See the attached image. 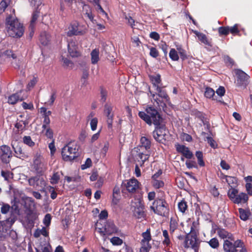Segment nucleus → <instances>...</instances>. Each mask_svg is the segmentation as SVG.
<instances>
[{
    "instance_id": "obj_1",
    "label": "nucleus",
    "mask_w": 252,
    "mask_h": 252,
    "mask_svg": "<svg viewBox=\"0 0 252 252\" xmlns=\"http://www.w3.org/2000/svg\"><path fill=\"white\" fill-rule=\"evenodd\" d=\"M145 112L140 111L138 116L144 121L148 125L152 123L155 126V130L153 132V136L157 142L162 143L165 140L166 135V126L162 124V118L158 111L153 106H148Z\"/></svg>"
},
{
    "instance_id": "obj_2",
    "label": "nucleus",
    "mask_w": 252,
    "mask_h": 252,
    "mask_svg": "<svg viewBox=\"0 0 252 252\" xmlns=\"http://www.w3.org/2000/svg\"><path fill=\"white\" fill-rule=\"evenodd\" d=\"M7 32L10 36L15 38H20L24 33L23 25L20 23L17 18L11 15L6 17L5 20Z\"/></svg>"
},
{
    "instance_id": "obj_3",
    "label": "nucleus",
    "mask_w": 252,
    "mask_h": 252,
    "mask_svg": "<svg viewBox=\"0 0 252 252\" xmlns=\"http://www.w3.org/2000/svg\"><path fill=\"white\" fill-rule=\"evenodd\" d=\"M62 157L65 161H71L79 156V147L74 142H69L62 149Z\"/></svg>"
},
{
    "instance_id": "obj_4",
    "label": "nucleus",
    "mask_w": 252,
    "mask_h": 252,
    "mask_svg": "<svg viewBox=\"0 0 252 252\" xmlns=\"http://www.w3.org/2000/svg\"><path fill=\"white\" fill-rule=\"evenodd\" d=\"M150 208L155 214L161 216H165L169 211L168 204L162 197L157 198Z\"/></svg>"
},
{
    "instance_id": "obj_5",
    "label": "nucleus",
    "mask_w": 252,
    "mask_h": 252,
    "mask_svg": "<svg viewBox=\"0 0 252 252\" xmlns=\"http://www.w3.org/2000/svg\"><path fill=\"white\" fill-rule=\"evenodd\" d=\"M227 195L229 199L235 204L246 203L249 200L248 194L244 192L238 194L237 189H229Z\"/></svg>"
},
{
    "instance_id": "obj_6",
    "label": "nucleus",
    "mask_w": 252,
    "mask_h": 252,
    "mask_svg": "<svg viewBox=\"0 0 252 252\" xmlns=\"http://www.w3.org/2000/svg\"><path fill=\"white\" fill-rule=\"evenodd\" d=\"M234 71L236 77L235 82L236 86L246 89L250 83V76L240 69H235Z\"/></svg>"
},
{
    "instance_id": "obj_7",
    "label": "nucleus",
    "mask_w": 252,
    "mask_h": 252,
    "mask_svg": "<svg viewBox=\"0 0 252 252\" xmlns=\"http://www.w3.org/2000/svg\"><path fill=\"white\" fill-rule=\"evenodd\" d=\"M68 29L66 35L69 37L73 35H82L86 33L85 29H82L77 21L71 22L68 26Z\"/></svg>"
},
{
    "instance_id": "obj_8",
    "label": "nucleus",
    "mask_w": 252,
    "mask_h": 252,
    "mask_svg": "<svg viewBox=\"0 0 252 252\" xmlns=\"http://www.w3.org/2000/svg\"><path fill=\"white\" fill-rule=\"evenodd\" d=\"M190 247L193 249L195 252H197L199 248V243H198L197 235L196 233H188L185 236V247Z\"/></svg>"
},
{
    "instance_id": "obj_9",
    "label": "nucleus",
    "mask_w": 252,
    "mask_h": 252,
    "mask_svg": "<svg viewBox=\"0 0 252 252\" xmlns=\"http://www.w3.org/2000/svg\"><path fill=\"white\" fill-rule=\"evenodd\" d=\"M122 187L130 193H135L139 188V182L135 178L123 182Z\"/></svg>"
},
{
    "instance_id": "obj_10",
    "label": "nucleus",
    "mask_w": 252,
    "mask_h": 252,
    "mask_svg": "<svg viewBox=\"0 0 252 252\" xmlns=\"http://www.w3.org/2000/svg\"><path fill=\"white\" fill-rule=\"evenodd\" d=\"M39 15L40 11L37 8H36L32 13V18L29 26V36L30 39L32 38L34 35L36 21L39 18Z\"/></svg>"
},
{
    "instance_id": "obj_11",
    "label": "nucleus",
    "mask_w": 252,
    "mask_h": 252,
    "mask_svg": "<svg viewBox=\"0 0 252 252\" xmlns=\"http://www.w3.org/2000/svg\"><path fill=\"white\" fill-rule=\"evenodd\" d=\"M0 150L2 153L0 155V159L2 162L6 164L9 163L12 157V153L10 147L3 145L1 146Z\"/></svg>"
},
{
    "instance_id": "obj_12",
    "label": "nucleus",
    "mask_w": 252,
    "mask_h": 252,
    "mask_svg": "<svg viewBox=\"0 0 252 252\" xmlns=\"http://www.w3.org/2000/svg\"><path fill=\"white\" fill-rule=\"evenodd\" d=\"M42 156L37 153L33 158V168L38 174H41L43 171L44 164L42 162Z\"/></svg>"
},
{
    "instance_id": "obj_13",
    "label": "nucleus",
    "mask_w": 252,
    "mask_h": 252,
    "mask_svg": "<svg viewBox=\"0 0 252 252\" xmlns=\"http://www.w3.org/2000/svg\"><path fill=\"white\" fill-rule=\"evenodd\" d=\"M113 107L107 104L104 106V114L107 117L106 122L108 129H112L114 114L112 113Z\"/></svg>"
},
{
    "instance_id": "obj_14",
    "label": "nucleus",
    "mask_w": 252,
    "mask_h": 252,
    "mask_svg": "<svg viewBox=\"0 0 252 252\" xmlns=\"http://www.w3.org/2000/svg\"><path fill=\"white\" fill-rule=\"evenodd\" d=\"M67 48L68 53L71 57L75 58L80 56V53L78 51V45L75 40L71 39L68 41Z\"/></svg>"
},
{
    "instance_id": "obj_15",
    "label": "nucleus",
    "mask_w": 252,
    "mask_h": 252,
    "mask_svg": "<svg viewBox=\"0 0 252 252\" xmlns=\"http://www.w3.org/2000/svg\"><path fill=\"white\" fill-rule=\"evenodd\" d=\"M137 153V154L136 156V159L138 162H140V166H142L144 165V162L149 158L150 156L149 152L144 151L140 150V149H138Z\"/></svg>"
},
{
    "instance_id": "obj_16",
    "label": "nucleus",
    "mask_w": 252,
    "mask_h": 252,
    "mask_svg": "<svg viewBox=\"0 0 252 252\" xmlns=\"http://www.w3.org/2000/svg\"><path fill=\"white\" fill-rule=\"evenodd\" d=\"M177 151L182 154L186 158L191 159L193 157L192 153L189 150V148L183 145H176Z\"/></svg>"
},
{
    "instance_id": "obj_17",
    "label": "nucleus",
    "mask_w": 252,
    "mask_h": 252,
    "mask_svg": "<svg viewBox=\"0 0 252 252\" xmlns=\"http://www.w3.org/2000/svg\"><path fill=\"white\" fill-rule=\"evenodd\" d=\"M151 147V138H148L146 136H142L140 138V145L137 148L138 149H140V150L144 149L145 151L149 152Z\"/></svg>"
},
{
    "instance_id": "obj_18",
    "label": "nucleus",
    "mask_w": 252,
    "mask_h": 252,
    "mask_svg": "<svg viewBox=\"0 0 252 252\" xmlns=\"http://www.w3.org/2000/svg\"><path fill=\"white\" fill-rule=\"evenodd\" d=\"M193 33L198 37V40L205 45L212 47L211 39H209L207 36L203 33L199 32L197 31L193 32Z\"/></svg>"
},
{
    "instance_id": "obj_19",
    "label": "nucleus",
    "mask_w": 252,
    "mask_h": 252,
    "mask_svg": "<svg viewBox=\"0 0 252 252\" xmlns=\"http://www.w3.org/2000/svg\"><path fill=\"white\" fill-rule=\"evenodd\" d=\"M217 230L218 235L220 238L223 239L228 238L230 241H234V237L233 235L225 229L218 227Z\"/></svg>"
},
{
    "instance_id": "obj_20",
    "label": "nucleus",
    "mask_w": 252,
    "mask_h": 252,
    "mask_svg": "<svg viewBox=\"0 0 252 252\" xmlns=\"http://www.w3.org/2000/svg\"><path fill=\"white\" fill-rule=\"evenodd\" d=\"M82 13L91 21L93 22L94 15L92 13V8L89 4H85L83 6Z\"/></svg>"
},
{
    "instance_id": "obj_21",
    "label": "nucleus",
    "mask_w": 252,
    "mask_h": 252,
    "mask_svg": "<svg viewBox=\"0 0 252 252\" xmlns=\"http://www.w3.org/2000/svg\"><path fill=\"white\" fill-rule=\"evenodd\" d=\"M118 232V228L113 223H110L105 226L104 231H100V233L103 235H110L112 233H115Z\"/></svg>"
},
{
    "instance_id": "obj_22",
    "label": "nucleus",
    "mask_w": 252,
    "mask_h": 252,
    "mask_svg": "<svg viewBox=\"0 0 252 252\" xmlns=\"http://www.w3.org/2000/svg\"><path fill=\"white\" fill-rule=\"evenodd\" d=\"M149 79L154 87L158 88L160 87L159 85L161 83V76L159 74L149 75Z\"/></svg>"
},
{
    "instance_id": "obj_23",
    "label": "nucleus",
    "mask_w": 252,
    "mask_h": 252,
    "mask_svg": "<svg viewBox=\"0 0 252 252\" xmlns=\"http://www.w3.org/2000/svg\"><path fill=\"white\" fill-rule=\"evenodd\" d=\"M141 236L143 238L141 240V244H150V241L152 240L151 228H147L145 232L142 233Z\"/></svg>"
},
{
    "instance_id": "obj_24",
    "label": "nucleus",
    "mask_w": 252,
    "mask_h": 252,
    "mask_svg": "<svg viewBox=\"0 0 252 252\" xmlns=\"http://www.w3.org/2000/svg\"><path fill=\"white\" fill-rule=\"evenodd\" d=\"M39 41L43 45H47L50 40V35L46 32L44 31L40 33L39 36Z\"/></svg>"
},
{
    "instance_id": "obj_25",
    "label": "nucleus",
    "mask_w": 252,
    "mask_h": 252,
    "mask_svg": "<svg viewBox=\"0 0 252 252\" xmlns=\"http://www.w3.org/2000/svg\"><path fill=\"white\" fill-rule=\"evenodd\" d=\"M239 217L241 220L246 221L248 220L251 215V213L249 210H245L243 208H239Z\"/></svg>"
},
{
    "instance_id": "obj_26",
    "label": "nucleus",
    "mask_w": 252,
    "mask_h": 252,
    "mask_svg": "<svg viewBox=\"0 0 252 252\" xmlns=\"http://www.w3.org/2000/svg\"><path fill=\"white\" fill-rule=\"evenodd\" d=\"M226 182L231 188L229 189H236L238 186V179L236 177L229 176Z\"/></svg>"
},
{
    "instance_id": "obj_27",
    "label": "nucleus",
    "mask_w": 252,
    "mask_h": 252,
    "mask_svg": "<svg viewBox=\"0 0 252 252\" xmlns=\"http://www.w3.org/2000/svg\"><path fill=\"white\" fill-rule=\"evenodd\" d=\"M13 148L14 152H15V156L17 158L23 159L27 157V156H26L25 152H24L23 151V150L20 146H16V147L13 146Z\"/></svg>"
},
{
    "instance_id": "obj_28",
    "label": "nucleus",
    "mask_w": 252,
    "mask_h": 252,
    "mask_svg": "<svg viewBox=\"0 0 252 252\" xmlns=\"http://www.w3.org/2000/svg\"><path fill=\"white\" fill-rule=\"evenodd\" d=\"M134 216L138 219H144L146 217V214L143 210V208L139 207L135 208L133 211Z\"/></svg>"
},
{
    "instance_id": "obj_29",
    "label": "nucleus",
    "mask_w": 252,
    "mask_h": 252,
    "mask_svg": "<svg viewBox=\"0 0 252 252\" xmlns=\"http://www.w3.org/2000/svg\"><path fill=\"white\" fill-rule=\"evenodd\" d=\"M156 90L158 91V94L159 97L164 99L167 103H168L170 101V98L165 90H162V88L160 87L156 88Z\"/></svg>"
},
{
    "instance_id": "obj_30",
    "label": "nucleus",
    "mask_w": 252,
    "mask_h": 252,
    "mask_svg": "<svg viewBox=\"0 0 252 252\" xmlns=\"http://www.w3.org/2000/svg\"><path fill=\"white\" fill-rule=\"evenodd\" d=\"M178 227V220L173 218H171L169 224V231L170 234H172Z\"/></svg>"
},
{
    "instance_id": "obj_31",
    "label": "nucleus",
    "mask_w": 252,
    "mask_h": 252,
    "mask_svg": "<svg viewBox=\"0 0 252 252\" xmlns=\"http://www.w3.org/2000/svg\"><path fill=\"white\" fill-rule=\"evenodd\" d=\"M162 235L164 237V239L162 241V244L166 247H169L171 242L168 231L167 230H162Z\"/></svg>"
},
{
    "instance_id": "obj_32",
    "label": "nucleus",
    "mask_w": 252,
    "mask_h": 252,
    "mask_svg": "<svg viewBox=\"0 0 252 252\" xmlns=\"http://www.w3.org/2000/svg\"><path fill=\"white\" fill-rule=\"evenodd\" d=\"M193 113L194 114V115L196 118L199 119L202 122L204 125L207 124V122L206 121V119L205 118V115L204 113H203L202 112L199 111L197 110H194L193 111Z\"/></svg>"
},
{
    "instance_id": "obj_33",
    "label": "nucleus",
    "mask_w": 252,
    "mask_h": 252,
    "mask_svg": "<svg viewBox=\"0 0 252 252\" xmlns=\"http://www.w3.org/2000/svg\"><path fill=\"white\" fill-rule=\"evenodd\" d=\"M99 50L98 49H94L91 53V62L93 64L96 63L99 61Z\"/></svg>"
},
{
    "instance_id": "obj_34",
    "label": "nucleus",
    "mask_w": 252,
    "mask_h": 252,
    "mask_svg": "<svg viewBox=\"0 0 252 252\" xmlns=\"http://www.w3.org/2000/svg\"><path fill=\"white\" fill-rule=\"evenodd\" d=\"M204 96L208 98H212L213 99L215 100V98H214V96H215V91L214 90L209 87H207L205 88V91L204 92Z\"/></svg>"
},
{
    "instance_id": "obj_35",
    "label": "nucleus",
    "mask_w": 252,
    "mask_h": 252,
    "mask_svg": "<svg viewBox=\"0 0 252 252\" xmlns=\"http://www.w3.org/2000/svg\"><path fill=\"white\" fill-rule=\"evenodd\" d=\"M20 100V96L18 93L11 94L8 97V103L10 104H15Z\"/></svg>"
},
{
    "instance_id": "obj_36",
    "label": "nucleus",
    "mask_w": 252,
    "mask_h": 252,
    "mask_svg": "<svg viewBox=\"0 0 252 252\" xmlns=\"http://www.w3.org/2000/svg\"><path fill=\"white\" fill-rule=\"evenodd\" d=\"M229 32L233 35H240V30L238 28V25L236 24L232 27H229Z\"/></svg>"
},
{
    "instance_id": "obj_37",
    "label": "nucleus",
    "mask_w": 252,
    "mask_h": 252,
    "mask_svg": "<svg viewBox=\"0 0 252 252\" xmlns=\"http://www.w3.org/2000/svg\"><path fill=\"white\" fill-rule=\"evenodd\" d=\"M195 156L197 158L198 163L200 166L203 167L205 166V162L203 161V153L201 151H196Z\"/></svg>"
},
{
    "instance_id": "obj_38",
    "label": "nucleus",
    "mask_w": 252,
    "mask_h": 252,
    "mask_svg": "<svg viewBox=\"0 0 252 252\" xmlns=\"http://www.w3.org/2000/svg\"><path fill=\"white\" fill-rule=\"evenodd\" d=\"M218 32L220 36H227L229 33V26H222L218 28Z\"/></svg>"
},
{
    "instance_id": "obj_39",
    "label": "nucleus",
    "mask_w": 252,
    "mask_h": 252,
    "mask_svg": "<svg viewBox=\"0 0 252 252\" xmlns=\"http://www.w3.org/2000/svg\"><path fill=\"white\" fill-rule=\"evenodd\" d=\"M234 244L230 241V240H224L223 244V249L224 251H230V249L233 248Z\"/></svg>"
},
{
    "instance_id": "obj_40",
    "label": "nucleus",
    "mask_w": 252,
    "mask_h": 252,
    "mask_svg": "<svg viewBox=\"0 0 252 252\" xmlns=\"http://www.w3.org/2000/svg\"><path fill=\"white\" fill-rule=\"evenodd\" d=\"M169 56L170 59L173 61H177L179 59L178 53L177 51L174 48H172L170 50Z\"/></svg>"
},
{
    "instance_id": "obj_41",
    "label": "nucleus",
    "mask_w": 252,
    "mask_h": 252,
    "mask_svg": "<svg viewBox=\"0 0 252 252\" xmlns=\"http://www.w3.org/2000/svg\"><path fill=\"white\" fill-rule=\"evenodd\" d=\"M208 243L213 249H217L219 247V242L217 238H212Z\"/></svg>"
},
{
    "instance_id": "obj_42",
    "label": "nucleus",
    "mask_w": 252,
    "mask_h": 252,
    "mask_svg": "<svg viewBox=\"0 0 252 252\" xmlns=\"http://www.w3.org/2000/svg\"><path fill=\"white\" fill-rule=\"evenodd\" d=\"M23 139L24 143L31 147H33L35 145L34 142L32 140L30 136H25Z\"/></svg>"
},
{
    "instance_id": "obj_43",
    "label": "nucleus",
    "mask_w": 252,
    "mask_h": 252,
    "mask_svg": "<svg viewBox=\"0 0 252 252\" xmlns=\"http://www.w3.org/2000/svg\"><path fill=\"white\" fill-rule=\"evenodd\" d=\"M164 183L161 180H153L152 181V185L154 188L156 189H159L164 186Z\"/></svg>"
},
{
    "instance_id": "obj_44",
    "label": "nucleus",
    "mask_w": 252,
    "mask_h": 252,
    "mask_svg": "<svg viewBox=\"0 0 252 252\" xmlns=\"http://www.w3.org/2000/svg\"><path fill=\"white\" fill-rule=\"evenodd\" d=\"M100 0H95L94 1L93 3H94L95 5L97 6L96 10L102 13L103 15H105L106 16H107V13L103 10V8L101 6L100 4Z\"/></svg>"
},
{
    "instance_id": "obj_45",
    "label": "nucleus",
    "mask_w": 252,
    "mask_h": 252,
    "mask_svg": "<svg viewBox=\"0 0 252 252\" xmlns=\"http://www.w3.org/2000/svg\"><path fill=\"white\" fill-rule=\"evenodd\" d=\"M107 96V91L103 87H100V101L104 103L106 101Z\"/></svg>"
},
{
    "instance_id": "obj_46",
    "label": "nucleus",
    "mask_w": 252,
    "mask_h": 252,
    "mask_svg": "<svg viewBox=\"0 0 252 252\" xmlns=\"http://www.w3.org/2000/svg\"><path fill=\"white\" fill-rule=\"evenodd\" d=\"M35 220V216L32 212L28 213L26 216V220L29 224H32Z\"/></svg>"
},
{
    "instance_id": "obj_47",
    "label": "nucleus",
    "mask_w": 252,
    "mask_h": 252,
    "mask_svg": "<svg viewBox=\"0 0 252 252\" xmlns=\"http://www.w3.org/2000/svg\"><path fill=\"white\" fill-rule=\"evenodd\" d=\"M10 0H2L0 2V11L3 12L9 4Z\"/></svg>"
},
{
    "instance_id": "obj_48",
    "label": "nucleus",
    "mask_w": 252,
    "mask_h": 252,
    "mask_svg": "<svg viewBox=\"0 0 252 252\" xmlns=\"http://www.w3.org/2000/svg\"><path fill=\"white\" fill-rule=\"evenodd\" d=\"M178 206L179 210L182 213L185 212L188 207L187 202L184 200H182L180 202Z\"/></svg>"
},
{
    "instance_id": "obj_49",
    "label": "nucleus",
    "mask_w": 252,
    "mask_h": 252,
    "mask_svg": "<svg viewBox=\"0 0 252 252\" xmlns=\"http://www.w3.org/2000/svg\"><path fill=\"white\" fill-rule=\"evenodd\" d=\"M179 54L182 61H184L188 59V56L186 51L181 47L177 48Z\"/></svg>"
},
{
    "instance_id": "obj_50",
    "label": "nucleus",
    "mask_w": 252,
    "mask_h": 252,
    "mask_svg": "<svg viewBox=\"0 0 252 252\" xmlns=\"http://www.w3.org/2000/svg\"><path fill=\"white\" fill-rule=\"evenodd\" d=\"M111 243L115 246H119L123 244V240L118 237H113L110 239Z\"/></svg>"
},
{
    "instance_id": "obj_51",
    "label": "nucleus",
    "mask_w": 252,
    "mask_h": 252,
    "mask_svg": "<svg viewBox=\"0 0 252 252\" xmlns=\"http://www.w3.org/2000/svg\"><path fill=\"white\" fill-rule=\"evenodd\" d=\"M206 140L209 145L213 149H216L218 148V144L215 140L210 136H207L206 137Z\"/></svg>"
},
{
    "instance_id": "obj_52",
    "label": "nucleus",
    "mask_w": 252,
    "mask_h": 252,
    "mask_svg": "<svg viewBox=\"0 0 252 252\" xmlns=\"http://www.w3.org/2000/svg\"><path fill=\"white\" fill-rule=\"evenodd\" d=\"M60 179V175L58 172H55L53 174L51 177V183L53 185L58 183Z\"/></svg>"
},
{
    "instance_id": "obj_53",
    "label": "nucleus",
    "mask_w": 252,
    "mask_h": 252,
    "mask_svg": "<svg viewBox=\"0 0 252 252\" xmlns=\"http://www.w3.org/2000/svg\"><path fill=\"white\" fill-rule=\"evenodd\" d=\"M51 216L50 214H47L45 215L43 220V222L44 224L46 226L48 227L51 224Z\"/></svg>"
},
{
    "instance_id": "obj_54",
    "label": "nucleus",
    "mask_w": 252,
    "mask_h": 252,
    "mask_svg": "<svg viewBox=\"0 0 252 252\" xmlns=\"http://www.w3.org/2000/svg\"><path fill=\"white\" fill-rule=\"evenodd\" d=\"M142 246L140 248V252H149L152 248L150 244H141Z\"/></svg>"
},
{
    "instance_id": "obj_55",
    "label": "nucleus",
    "mask_w": 252,
    "mask_h": 252,
    "mask_svg": "<svg viewBox=\"0 0 252 252\" xmlns=\"http://www.w3.org/2000/svg\"><path fill=\"white\" fill-rule=\"evenodd\" d=\"M159 47L163 51L165 56L166 57L168 46L166 44V42L162 41L159 44Z\"/></svg>"
},
{
    "instance_id": "obj_56",
    "label": "nucleus",
    "mask_w": 252,
    "mask_h": 252,
    "mask_svg": "<svg viewBox=\"0 0 252 252\" xmlns=\"http://www.w3.org/2000/svg\"><path fill=\"white\" fill-rule=\"evenodd\" d=\"M150 55L153 58H156L159 56V52L156 48L151 47L150 48Z\"/></svg>"
},
{
    "instance_id": "obj_57",
    "label": "nucleus",
    "mask_w": 252,
    "mask_h": 252,
    "mask_svg": "<svg viewBox=\"0 0 252 252\" xmlns=\"http://www.w3.org/2000/svg\"><path fill=\"white\" fill-rule=\"evenodd\" d=\"M26 126L25 122L21 121L19 122H17L15 125V127L17 128L19 130H23Z\"/></svg>"
},
{
    "instance_id": "obj_58",
    "label": "nucleus",
    "mask_w": 252,
    "mask_h": 252,
    "mask_svg": "<svg viewBox=\"0 0 252 252\" xmlns=\"http://www.w3.org/2000/svg\"><path fill=\"white\" fill-rule=\"evenodd\" d=\"M97 123H98V120H97V118H94L91 120V122H90V125H91V129L93 131L96 130V129L97 128Z\"/></svg>"
},
{
    "instance_id": "obj_59",
    "label": "nucleus",
    "mask_w": 252,
    "mask_h": 252,
    "mask_svg": "<svg viewBox=\"0 0 252 252\" xmlns=\"http://www.w3.org/2000/svg\"><path fill=\"white\" fill-rule=\"evenodd\" d=\"M92 165V161L90 158H88L86 160L85 163L84 164L81 165V169L84 170L90 167Z\"/></svg>"
},
{
    "instance_id": "obj_60",
    "label": "nucleus",
    "mask_w": 252,
    "mask_h": 252,
    "mask_svg": "<svg viewBox=\"0 0 252 252\" xmlns=\"http://www.w3.org/2000/svg\"><path fill=\"white\" fill-rule=\"evenodd\" d=\"M45 135V136L51 139H53V130L50 128L49 126L47 127L46 129Z\"/></svg>"
},
{
    "instance_id": "obj_61",
    "label": "nucleus",
    "mask_w": 252,
    "mask_h": 252,
    "mask_svg": "<svg viewBox=\"0 0 252 252\" xmlns=\"http://www.w3.org/2000/svg\"><path fill=\"white\" fill-rule=\"evenodd\" d=\"M56 98V93L55 92H53L51 93V95L50 96V98L49 101L47 102H46V103H47L48 105H49L50 106H52L53 105Z\"/></svg>"
},
{
    "instance_id": "obj_62",
    "label": "nucleus",
    "mask_w": 252,
    "mask_h": 252,
    "mask_svg": "<svg viewBox=\"0 0 252 252\" xmlns=\"http://www.w3.org/2000/svg\"><path fill=\"white\" fill-rule=\"evenodd\" d=\"M48 147L50 150L51 154L52 155H53L56 151V147L55 146V140L54 139H53L52 142L49 143V144L48 145Z\"/></svg>"
},
{
    "instance_id": "obj_63",
    "label": "nucleus",
    "mask_w": 252,
    "mask_h": 252,
    "mask_svg": "<svg viewBox=\"0 0 252 252\" xmlns=\"http://www.w3.org/2000/svg\"><path fill=\"white\" fill-rule=\"evenodd\" d=\"M224 60L225 63L227 65L232 67L234 64L235 62L234 60L228 56L225 57Z\"/></svg>"
},
{
    "instance_id": "obj_64",
    "label": "nucleus",
    "mask_w": 252,
    "mask_h": 252,
    "mask_svg": "<svg viewBox=\"0 0 252 252\" xmlns=\"http://www.w3.org/2000/svg\"><path fill=\"white\" fill-rule=\"evenodd\" d=\"M37 82V77H33V78L29 82L27 85V88L30 89L31 88H33Z\"/></svg>"
}]
</instances>
